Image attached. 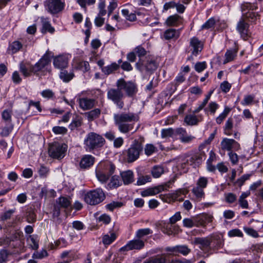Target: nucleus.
Here are the masks:
<instances>
[{"label": "nucleus", "instance_id": "obj_43", "mask_svg": "<svg viewBox=\"0 0 263 263\" xmlns=\"http://www.w3.org/2000/svg\"><path fill=\"white\" fill-rule=\"evenodd\" d=\"M122 13L127 20L130 22L135 21L137 18L136 14L134 13H129L127 9L122 10Z\"/></svg>", "mask_w": 263, "mask_h": 263}, {"label": "nucleus", "instance_id": "obj_62", "mask_svg": "<svg viewBox=\"0 0 263 263\" xmlns=\"http://www.w3.org/2000/svg\"><path fill=\"white\" fill-rule=\"evenodd\" d=\"M27 221L29 223H33L36 220V215L32 211H29L27 214Z\"/></svg>", "mask_w": 263, "mask_h": 263}, {"label": "nucleus", "instance_id": "obj_42", "mask_svg": "<svg viewBox=\"0 0 263 263\" xmlns=\"http://www.w3.org/2000/svg\"><path fill=\"white\" fill-rule=\"evenodd\" d=\"M230 111V109L228 107H226L223 111L218 117H217L216 119V123L218 124H221L223 120L227 117Z\"/></svg>", "mask_w": 263, "mask_h": 263}, {"label": "nucleus", "instance_id": "obj_17", "mask_svg": "<svg viewBox=\"0 0 263 263\" xmlns=\"http://www.w3.org/2000/svg\"><path fill=\"white\" fill-rule=\"evenodd\" d=\"M202 49L203 44L197 37H193L190 39L189 52H191L192 55H197Z\"/></svg>", "mask_w": 263, "mask_h": 263}, {"label": "nucleus", "instance_id": "obj_8", "mask_svg": "<svg viewBox=\"0 0 263 263\" xmlns=\"http://www.w3.org/2000/svg\"><path fill=\"white\" fill-rule=\"evenodd\" d=\"M66 151V145H62L55 142L49 145L48 153L51 157L61 159L65 156Z\"/></svg>", "mask_w": 263, "mask_h": 263}, {"label": "nucleus", "instance_id": "obj_41", "mask_svg": "<svg viewBox=\"0 0 263 263\" xmlns=\"http://www.w3.org/2000/svg\"><path fill=\"white\" fill-rule=\"evenodd\" d=\"M195 222L196 220H195L194 217L190 218H185L182 221L183 226L189 228L196 227Z\"/></svg>", "mask_w": 263, "mask_h": 263}, {"label": "nucleus", "instance_id": "obj_6", "mask_svg": "<svg viewBox=\"0 0 263 263\" xmlns=\"http://www.w3.org/2000/svg\"><path fill=\"white\" fill-rule=\"evenodd\" d=\"M107 98L114 103L119 108L122 109L123 107L124 102L122 100L124 98V93L120 87L108 89L107 92Z\"/></svg>", "mask_w": 263, "mask_h": 263}, {"label": "nucleus", "instance_id": "obj_63", "mask_svg": "<svg viewBox=\"0 0 263 263\" xmlns=\"http://www.w3.org/2000/svg\"><path fill=\"white\" fill-rule=\"evenodd\" d=\"M52 131L55 134H65L67 132V129L64 127L54 126L52 128Z\"/></svg>", "mask_w": 263, "mask_h": 263}, {"label": "nucleus", "instance_id": "obj_32", "mask_svg": "<svg viewBox=\"0 0 263 263\" xmlns=\"http://www.w3.org/2000/svg\"><path fill=\"white\" fill-rule=\"evenodd\" d=\"M153 231L149 228L141 229L137 230L136 233V238L143 239L146 235L152 234Z\"/></svg>", "mask_w": 263, "mask_h": 263}, {"label": "nucleus", "instance_id": "obj_11", "mask_svg": "<svg viewBox=\"0 0 263 263\" xmlns=\"http://www.w3.org/2000/svg\"><path fill=\"white\" fill-rule=\"evenodd\" d=\"M158 67L157 63L155 61L150 58H147L146 63L142 59H139L136 64V68L141 72L145 70L147 71H153L155 70Z\"/></svg>", "mask_w": 263, "mask_h": 263}, {"label": "nucleus", "instance_id": "obj_28", "mask_svg": "<svg viewBox=\"0 0 263 263\" xmlns=\"http://www.w3.org/2000/svg\"><path fill=\"white\" fill-rule=\"evenodd\" d=\"M41 20L42 23V32L45 33L48 31L51 33H53L54 29L51 26L48 19L42 17Z\"/></svg>", "mask_w": 263, "mask_h": 263}, {"label": "nucleus", "instance_id": "obj_37", "mask_svg": "<svg viewBox=\"0 0 263 263\" xmlns=\"http://www.w3.org/2000/svg\"><path fill=\"white\" fill-rule=\"evenodd\" d=\"M76 68L83 72H86L90 69L89 63L87 61H81L78 62L76 66Z\"/></svg>", "mask_w": 263, "mask_h": 263}, {"label": "nucleus", "instance_id": "obj_14", "mask_svg": "<svg viewBox=\"0 0 263 263\" xmlns=\"http://www.w3.org/2000/svg\"><path fill=\"white\" fill-rule=\"evenodd\" d=\"M144 247V241L143 239H135L130 240L120 249V251L125 252L132 250H141Z\"/></svg>", "mask_w": 263, "mask_h": 263}, {"label": "nucleus", "instance_id": "obj_53", "mask_svg": "<svg viewBox=\"0 0 263 263\" xmlns=\"http://www.w3.org/2000/svg\"><path fill=\"white\" fill-rule=\"evenodd\" d=\"M176 30L170 29L166 30L164 34V38L166 40H170L173 37H176Z\"/></svg>", "mask_w": 263, "mask_h": 263}, {"label": "nucleus", "instance_id": "obj_19", "mask_svg": "<svg viewBox=\"0 0 263 263\" xmlns=\"http://www.w3.org/2000/svg\"><path fill=\"white\" fill-rule=\"evenodd\" d=\"M221 147L223 150L230 151L232 149L238 150L239 149L240 145L234 139L224 138L221 142Z\"/></svg>", "mask_w": 263, "mask_h": 263}, {"label": "nucleus", "instance_id": "obj_30", "mask_svg": "<svg viewBox=\"0 0 263 263\" xmlns=\"http://www.w3.org/2000/svg\"><path fill=\"white\" fill-rule=\"evenodd\" d=\"M182 17L178 14H174L169 16L166 23L168 26H177L182 22Z\"/></svg>", "mask_w": 263, "mask_h": 263}, {"label": "nucleus", "instance_id": "obj_34", "mask_svg": "<svg viewBox=\"0 0 263 263\" xmlns=\"http://www.w3.org/2000/svg\"><path fill=\"white\" fill-rule=\"evenodd\" d=\"M116 238V235L114 233L105 235L102 238V242L105 245L111 243Z\"/></svg>", "mask_w": 263, "mask_h": 263}, {"label": "nucleus", "instance_id": "obj_25", "mask_svg": "<svg viewBox=\"0 0 263 263\" xmlns=\"http://www.w3.org/2000/svg\"><path fill=\"white\" fill-rule=\"evenodd\" d=\"M202 160V154H195L192 156H189L186 159V162L190 165H194L195 166L200 164Z\"/></svg>", "mask_w": 263, "mask_h": 263}, {"label": "nucleus", "instance_id": "obj_2", "mask_svg": "<svg viewBox=\"0 0 263 263\" xmlns=\"http://www.w3.org/2000/svg\"><path fill=\"white\" fill-rule=\"evenodd\" d=\"M144 141V139L142 137H139L134 140L126 151V159L128 162H133L139 158L140 153L143 151Z\"/></svg>", "mask_w": 263, "mask_h": 263}, {"label": "nucleus", "instance_id": "obj_64", "mask_svg": "<svg viewBox=\"0 0 263 263\" xmlns=\"http://www.w3.org/2000/svg\"><path fill=\"white\" fill-rule=\"evenodd\" d=\"M243 230L245 232L250 236H251L255 238L257 237L258 236V234L257 232L252 228L245 227L243 228Z\"/></svg>", "mask_w": 263, "mask_h": 263}, {"label": "nucleus", "instance_id": "obj_4", "mask_svg": "<svg viewBox=\"0 0 263 263\" xmlns=\"http://www.w3.org/2000/svg\"><path fill=\"white\" fill-rule=\"evenodd\" d=\"M105 142V139L101 135L93 132L88 133L84 141L85 148L89 151L103 146Z\"/></svg>", "mask_w": 263, "mask_h": 263}, {"label": "nucleus", "instance_id": "obj_26", "mask_svg": "<svg viewBox=\"0 0 263 263\" xmlns=\"http://www.w3.org/2000/svg\"><path fill=\"white\" fill-rule=\"evenodd\" d=\"M121 176L125 185L129 184L134 181V173L132 171L128 170L121 173Z\"/></svg>", "mask_w": 263, "mask_h": 263}, {"label": "nucleus", "instance_id": "obj_40", "mask_svg": "<svg viewBox=\"0 0 263 263\" xmlns=\"http://www.w3.org/2000/svg\"><path fill=\"white\" fill-rule=\"evenodd\" d=\"M193 193L198 199H201L204 196L203 189L196 186L192 190Z\"/></svg>", "mask_w": 263, "mask_h": 263}, {"label": "nucleus", "instance_id": "obj_36", "mask_svg": "<svg viewBox=\"0 0 263 263\" xmlns=\"http://www.w3.org/2000/svg\"><path fill=\"white\" fill-rule=\"evenodd\" d=\"M73 77L74 74L73 72H68L66 70L61 71L60 74V78L65 82H69Z\"/></svg>", "mask_w": 263, "mask_h": 263}, {"label": "nucleus", "instance_id": "obj_33", "mask_svg": "<svg viewBox=\"0 0 263 263\" xmlns=\"http://www.w3.org/2000/svg\"><path fill=\"white\" fill-rule=\"evenodd\" d=\"M20 69L21 73L25 77H28L30 76L31 71V66L27 67L23 62L20 64Z\"/></svg>", "mask_w": 263, "mask_h": 263}, {"label": "nucleus", "instance_id": "obj_15", "mask_svg": "<svg viewBox=\"0 0 263 263\" xmlns=\"http://www.w3.org/2000/svg\"><path fill=\"white\" fill-rule=\"evenodd\" d=\"M71 207V202L66 197H61L57 200V204L54 205L53 211L54 216L58 217L60 214V208H68Z\"/></svg>", "mask_w": 263, "mask_h": 263}, {"label": "nucleus", "instance_id": "obj_52", "mask_svg": "<svg viewBox=\"0 0 263 263\" xmlns=\"http://www.w3.org/2000/svg\"><path fill=\"white\" fill-rule=\"evenodd\" d=\"M15 209H11L6 211L1 216V219L3 221H5L8 219H10L13 214L15 212Z\"/></svg>", "mask_w": 263, "mask_h": 263}, {"label": "nucleus", "instance_id": "obj_49", "mask_svg": "<svg viewBox=\"0 0 263 263\" xmlns=\"http://www.w3.org/2000/svg\"><path fill=\"white\" fill-rule=\"evenodd\" d=\"M208 182V180L206 177H200L197 181L196 186L204 189L206 187Z\"/></svg>", "mask_w": 263, "mask_h": 263}, {"label": "nucleus", "instance_id": "obj_48", "mask_svg": "<svg viewBox=\"0 0 263 263\" xmlns=\"http://www.w3.org/2000/svg\"><path fill=\"white\" fill-rule=\"evenodd\" d=\"M12 111L11 110L5 109L2 114V119L7 122L11 121Z\"/></svg>", "mask_w": 263, "mask_h": 263}, {"label": "nucleus", "instance_id": "obj_61", "mask_svg": "<svg viewBox=\"0 0 263 263\" xmlns=\"http://www.w3.org/2000/svg\"><path fill=\"white\" fill-rule=\"evenodd\" d=\"M254 98V97L251 95L246 96L241 103L243 106L250 105L253 102Z\"/></svg>", "mask_w": 263, "mask_h": 263}, {"label": "nucleus", "instance_id": "obj_44", "mask_svg": "<svg viewBox=\"0 0 263 263\" xmlns=\"http://www.w3.org/2000/svg\"><path fill=\"white\" fill-rule=\"evenodd\" d=\"M48 254L47 251L45 249L42 250L41 251H35L32 254V258L33 259H42L48 256Z\"/></svg>", "mask_w": 263, "mask_h": 263}, {"label": "nucleus", "instance_id": "obj_35", "mask_svg": "<svg viewBox=\"0 0 263 263\" xmlns=\"http://www.w3.org/2000/svg\"><path fill=\"white\" fill-rule=\"evenodd\" d=\"M28 240L29 242L30 247L32 249L36 250L39 248V239L37 236L35 235H30L28 238Z\"/></svg>", "mask_w": 263, "mask_h": 263}, {"label": "nucleus", "instance_id": "obj_54", "mask_svg": "<svg viewBox=\"0 0 263 263\" xmlns=\"http://www.w3.org/2000/svg\"><path fill=\"white\" fill-rule=\"evenodd\" d=\"M235 56V53L232 50H228L226 54V59L224 61V64H226L231 61H232Z\"/></svg>", "mask_w": 263, "mask_h": 263}, {"label": "nucleus", "instance_id": "obj_50", "mask_svg": "<svg viewBox=\"0 0 263 263\" xmlns=\"http://www.w3.org/2000/svg\"><path fill=\"white\" fill-rule=\"evenodd\" d=\"M101 111L99 109L96 108L92 110L87 113L88 118L90 120H93L95 118H98L100 115Z\"/></svg>", "mask_w": 263, "mask_h": 263}, {"label": "nucleus", "instance_id": "obj_16", "mask_svg": "<svg viewBox=\"0 0 263 263\" xmlns=\"http://www.w3.org/2000/svg\"><path fill=\"white\" fill-rule=\"evenodd\" d=\"M170 182H169L164 185L146 189L141 192V195L142 197H147L156 195L162 191H166L167 188L170 187Z\"/></svg>", "mask_w": 263, "mask_h": 263}, {"label": "nucleus", "instance_id": "obj_10", "mask_svg": "<svg viewBox=\"0 0 263 263\" xmlns=\"http://www.w3.org/2000/svg\"><path fill=\"white\" fill-rule=\"evenodd\" d=\"M45 6L49 12L55 14L64 9L65 3L61 0H46Z\"/></svg>", "mask_w": 263, "mask_h": 263}, {"label": "nucleus", "instance_id": "obj_7", "mask_svg": "<svg viewBox=\"0 0 263 263\" xmlns=\"http://www.w3.org/2000/svg\"><path fill=\"white\" fill-rule=\"evenodd\" d=\"M105 198L103 190L101 189L90 191L85 196V202L90 205H96L99 204L104 200Z\"/></svg>", "mask_w": 263, "mask_h": 263}, {"label": "nucleus", "instance_id": "obj_38", "mask_svg": "<svg viewBox=\"0 0 263 263\" xmlns=\"http://www.w3.org/2000/svg\"><path fill=\"white\" fill-rule=\"evenodd\" d=\"M22 47V44L18 41H14L9 47L8 50L12 53L17 52Z\"/></svg>", "mask_w": 263, "mask_h": 263}, {"label": "nucleus", "instance_id": "obj_56", "mask_svg": "<svg viewBox=\"0 0 263 263\" xmlns=\"http://www.w3.org/2000/svg\"><path fill=\"white\" fill-rule=\"evenodd\" d=\"M173 134L174 130L172 128L163 129L161 131V137L163 138L171 137Z\"/></svg>", "mask_w": 263, "mask_h": 263}, {"label": "nucleus", "instance_id": "obj_57", "mask_svg": "<svg viewBox=\"0 0 263 263\" xmlns=\"http://www.w3.org/2000/svg\"><path fill=\"white\" fill-rule=\"evenodd\" d=\"M77 2L83 8H86V5H91L96 3V0H77Z\"/></svg>", "mask_w": 263, "mask_h": 263}, {"label": "nucleus", "instance_id": "obj_13", "mask_svg": "<svg viewBox=\"0 0 263 263\" xmlns=\"http://www.w3.org/2000/svg\"><path fill=\"white\" fill-rule=\"evenodd\" d=\"M167 254H163L158 255L155 257L149 258L143 263H191V261L189 260L185 259L184 261L181 260H172L170 261L167 260Z\"/></svg>", "mask_w": 263, "mask_h": 263}, {"label": "nucleus", "instance_id": "obj_24", "mask_svg": "<svg viewBox=\"0 0 263 263\" xmlns=\"http://www.w3.org/2000/svg\"><path fill=\"white\" fill-rule=\"evenodd\" d=\"M95 161V158L91 155H86L84 156L80 163V166L81 168H86L93 165Z\"/></svg>", "mask_w": 263, "mask_h": 263}, {"label": "nucleus", "instance_id": "obj_59", "mask_svg": "<svg viewBox=\"0 0 263 263\" xmlns=\"http://www.w3.org/2000/svg\"><path fill=\"white\" fill-rule=\"evenodd\" d=\"M135 52L138 54L140 59H141V57L144 56L146 54V51L142 46H139L135 48Z\"/></svg>", "mask_w": 263, "mask_h": 263}, {"label": "nucleus", "instance_id": "obj_21", "mask_svg": "<svg viewBox=\"0 0 263 263\" xmlns=\"http://www.w3.org/2000/svg\"><path fill=\"white\" fill-rule=\"evenodd\" d=\"M165 250L168 252L179 253L184 256L187 255L191 251V249L186 245H178L173 247H167L165 249Z\"/></svg>", "mask_w": 263, "mask_h": 263}, {"label": "nucleus", "instance_id": "obj_12", "mask_svg": "<svg viewBox=\"0 0 263 263\" xmlns=\"http://www.w3.org/2000/svg\"><path fill=\"white\" fill-rule=\"evenodd\" d=\"M249 28L248 22L244 20V17H241L237 24L236 29L239 33L241 37L244 40H248L251 36Z\"/></svg>", "mask_w": 263, "mask_h": 263}, {"label": "nucleus", "instance_id": "obj_5", "mask_svg": "<svg viewBox=\"0 0 263 263\" xmlns=\"http://www.w3.org/2000/svg\"><path fill=\"white\" fill-rule=\"evenodd\" d=\"M52 56V53L47 51L34 66H31L32 72L36 75H39V72L40 71L43 72L45 71L50 72V70L48 69L47 66L50 64L51 57Z\"/></svg>", "mask_w": 263, "mask_h": 263}, {"label": "nucleus", "instance_id": "obj_45", "mask_svg": "<svg viewBox=\"0 0 263 263\" xmlns=\"http://www.w3.org/2000/svg\"><path fill=\"white\" fill-rule=\"evenodd\" d=\"M122 205L123 203L121 202L112 201L106 205V208L110 211H113L114 209L120 208Z\"/></svg>", "mask_w": 263, "mask_h": 263}, {"label": "nucleus", "instance_id": "obj_29", "mask_svg": "<svg viewBox=\"0 0 263 263\" xmlns=\"http://www.w3.org/2000/svg\"><path fill=\"white\" fill-rule=\"evenodd\" d=\"M120 65L116 63H112L110 65L102 67V72L105 75H109L113 73L119 69Z\"/></svg>", "mask_w": 263, "mask_h": 263}, {"label": "nucleus", "instance_id": "obj_47", "mask_svg": "<svg viewBox=\"0 0 263 263\" xmlns=\"http://www.w3.org/2000/svg\"><path fill=\"white\" fill-rule=\"evenodd\" d=\"M225 200L228 203H233L237 200V196L232 193H228L224 194Z\"/></svg>", "mask_w": 263, "mask_h": 263}, {"label": "nucleus", "instance_id": "obj_55", "mask_svg": "<svg viewBox=\"0 0 263 263\" xmlns=\"http://www.w3.org/2000/svg\"><path fill=\"white\" fill-rule=\"evenodd\" d=\"M105 3L104 0H100L99 5H98V8L99 9V12L98 13V15H105L106 13V11L105 9Z\"/></svg>", "mask_w": 263, "mask_h": 263}, {"label": "nucleus", "instance_id": "obj_46", "mask_svg": "<svg viewBox=\"0 0 263 263\" xmlns=\"http://www.w3.org/2000/svg\"><path fill=\"white\" fill-rule=\"evenodd\" d=\"M218 106V104L216 102H211L209 104L208 107L204 108V111L205 112L209 111L211 114H214Z\"/></svg>", "mask_w": 263, "mask_h": 263}, {"label": "nucleus", "instance_id": "obj_3", "mask_svg": "<svg viewBox=\"0 0 263 263\" xmlns=\"http://www.w3.org/2000/svg\"><path fill=\"white\" fill-rule=\"evenodd\" d=\"M115 168V165L110 162L101 163L96 169V177L99 181L105 183L114 173Z\"/></svg>", "mask_w": 263, "mask_h": 263}, {"label": "nucleus", "instance_id": "obj_51", "mask_svg": "<svg viewBox=\"0 0 263 263\" xmlns=\"http://www.w3.org/2000/svg\"><path fill=\"white\" fill-rule=\"evenodd\" d=\"M151 177L149 175L142 176L138 178L137 184L138 185H143L151 181Z\"/></svg>", "mask_w": 263, "mask_h": 263}, {"label": "nucleus", "instance_id": "obj_58", "mask_svg": "<svg viewBox=\"0 0 263 263\" xmlns=\"http://www.w3.org/2000/svg\"><path fill=\"white\" fill-rule=\"evenodd\" d=\"M156 148L152 144H147L146 145L144 152L145 154L147 156L151 155L153 153L155 152Z\"/></svg>", "mask_w": 263, "mask_h": 263}, {"label": "nucleus", "instance_id": "obj_60", "mask_svg": "<svg viewBox=\"0 0 263 263\" xmlns=\"http://www.w3.org/2000/svg\"><path fill=\"white\" fill-rule=\"evenodd\" d=\"M195 220H196V227H199L200 226H202L203 227H205L206 224L203 220V217L202 215L194 217Z\"/></svg>", "mask_w": 263, "mask_h": 263}, {"label": "nucleus", "instance_id": "obj_18", "mask_svg": "<svg viewBox=\"0 0 263 263\" xmlns=\"http://www.w3.org/2000/svg\"><path fill=\"white\" fill-rule=\"evenodd\" d=\"M210 237V250H217L223 245V236L221 234H213Z\"/></svg>", "mask_w": 263, "mask_h": 263}, {"label": "nucleus", "instance_id": "obj_22", "mask_svg": "<svg viewBox=\"0 0 263 263\" xmlns=\"http://www.w3.org/2000/svg\"><path fill=\"white\" fill-rule=\"evenodd\" d=\"M53 65L58 69L65 68L68 65V58L64 55L55 57L53 59Z\"/></svg>", "mask_w": 263, "mask_h": 263}, {"label": "nucleus", "instance_id": "obj_23", "mask_svg": "<svg viewBox=\"0 0 263 263\" xmlns=\"http://www.w3.org/2000/svg\"><path fill=\"white\" fill-rule=\"evenodd\" d=\"M80 107L83 110H88L95 106V100L92 99L81 98L79 101Z\"/></svg>", "mask_w": 263, "mask_h": 263}, {"label": "nucleus", "instance_id": "obj_20", "mask_svg": "<svg viewBox=\"0 0 263 263\" xmlns=\"http://www.w3.org/2000/svg\"><path fill=\"white\" fill-rule=\"evenodd\" d=\"M210 237L209 236L205 237H196L194 240V243L199 245V247L202 250L210 249Z\"/></svg>", "mask_w": 263, "mask_h": 263}, {"label": "nucleus", "instance_id": "obj_39", "mask_svg": "<svg viewBox=\"0 0 263 263\" xmlns=\"http://www.w3.org/2000/svg\"><path fill=\"white\" fill-rule=\"evenodd\" d=\"M151 173L154 178H158L164 173V170L162 166H155L153 167Z\"/></svg>", "mask_w": 263, "mask_h": 263}, {"label": "nucleus", "instance_id": "obj_27", "mask_svg": "<svg viewBox=\"0 0 263 263\" xmlns=\"http://www.w3.org/2000/svg\"><path fill=\"white\" fill-rule=\"evenodd\" d=\"M184 122L190 126L196 125L201 121L195 114L187 115L184 118Z\"/></svg>", "mask_w": 263, "mask_h": 263}, {"label": "nucleus", "instance_id": "obj_31", "mask_svg": "<svg viewBox=\"0 0 263 263\" xmlns=\"http://www.w3.org/2000/svg\"><path fill=\"white\" fill-rule=\"evenodd\" d=\"M122 184V182L120 177L117 175L112 176L111 178L110 182L108 184V186L111 188H117Z\"/></svg>", "mask_w": 263, "mask_h": 263}, {"label": "nucleus", "instance_id": "obj_9", "mask_svg": "<svg viewBox=\"0 0 263 263\" xmlns=\"http://www.w3.org/2000/svg\"><path fill=\"white\" fill-rule=\"evenodd\" d=\"M117 87L120 88L121 90H124L129 97H132L136 94L137 91L136 85L130 81L126 82L124 79H120L116 83Z\"/></svg>", "mask_w": 263, "mask_h": 263}, {"label": "nucleus", "instance_id": "obj_1", "mask_svg": "<svg viewBox=\"0 0 263 263\" xmlns=\"http://www.w3.org/2000/svg\"><path fill=\"white\" fill-rule=\"evenodd\" d=\"M114 119L119 131L122 133H127L134 127V124L129 122L138 121L139 117L133 112H123L120 114H115Z\"/></svg>", "mask_w": 263, "mask_h": 263}]
</instances>
